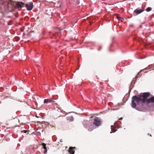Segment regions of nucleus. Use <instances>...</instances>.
<instances>
[{
	"label": "nucleus",
	"mask_w": 154,
	"mask_h": 154,
	"mask_svg": "<svg viewBox=\"0 0 154 154\" xmlns=\"http://www.w3.org/2000/svg\"><path fill=\"white\" fill-rule=\"evenodd\" d=\"M150 94L149 92H145L141 93L139 95L134 96L133 97L131 102L132 107L135 108L136 107V102L138 105L140 102L143 103H145L147 104H148L150 103H154V96L147 99Z\"/></svg>",
	"instance_id": "obj_1"
},
{
	"label": "nucleus",
	"mask_w": 154,
	"mask_h": 154,
	"mask_svg": "<svg viewBox=\"0 0 154 154\" xmlns=\"http://www.w3.org/2000/svg\"><path fill=\"white\" fill-rule=\"evenodd\" d=\"M7 4V6L5 9V12L8 13L13 12L15 8V6L13 4V1L12 0H8Z\"/></svg>",
	"instance_id": "obj_2"
},
{
	"label": "nucleus",
	"mask_w": 154,
	"mask_h": 154,
	"mask_svg": "<svg viewBox=\"0 0 154 154\" xmlns=\"http://www.w3.org/2000/svg\"><path fill=\"white\" fill-rule=\"evenodd\" d=\"M101 121L100 119L96 117L94 120L93 124L95 126L98 127L101 124Z\"/></svg>",
	"instance_id": "obj_3"
},
{
	"label": "nucleus",
	"mask_w": 154,
	"mask_h": 154,
	"mask_svg": "<svg viewBox=\"0 0 154 154\" xmlns=\"http://www.w3.org/2000/svg\"><path fill=\"white\" fill-rule=\"evenodd\" d=\"M144 11V9L143 8H142L141 9H139V8L136 9L134 11L133 14L134 16L138 15L140 13H141Z\"/></svg>",
	"instance_id": "obj_4"
},
{
	"label": "nucleus",
	"mask_w": 154,
	"mask_h": 154,
	"mask_svg": "<svg viewBox=\"0 0 154 154\" xmlns=\"http://www.w3.org/2000/svg\"><path fill=\"white\" fill-rule=\"evenodd\" d=\"M33 3L30 2L25 4V7L27 8V10H31L33 7Z\"/></svg>",
	"instance_id": "obj_5"
},
{
	"label": "nucleus",
	"mask_w": 154,
	"mask_h": 154,
	"mask_svg": "<svg viewBox=\"0 0 154 154\" xmlns=\"http://www.w3.org/2000/svg\"><path fill=\"white\" fill-rule=\"evenodd\" d=\"M24 5L25 4L24 3L22 2H18L16 3L15 7L17 8H22L24 6Z\"/></svg>",
	"instance_id": "obj_6"
},
{
	"label": "nucleus",
	"mask_w": 154,
	"mask_h": 154,
	"mask_svg": "<svg viewBox=\"0 0 154 154\" xmlns=\"http://www.w3.org/2000/svg\"><path fill=\"white\" fill-rule=\"evenodd\" d=\"M86 128L90 131H92L94 128V125L92 124L88 123V125L86 126Z\"/></svg>",
	"instance_id": "obj_7"
},
{
	"label": "nucleus",
	"mask_w": 154,
	"mask_h": 154,
	"mask_svg": "<svg viewBox=\"0 0 154 154\" xmlns=\"http://www.w3.org/2000/svg\"><path fill=\"white\" fill-rule=\"evenodd\" d=\"M76 149L75 147H70L69 148V152L70 154H74L75 151L74 149Z\"/></svg>",
	"instance_id": "obj_8"
},
{
	"label": "nucleus",
	"mask_w": 154,
	"mask_h": 154,
	"mask_svg": "<svg viewBox=\"0 0 154 154\" xmlns=\"http://www.w3.org/2000/svg\"><path fill=\"white\" fill-rule=\"evenodd\" d=\"M42 145L43 146V148L45 149V151H44V154H45L46 153L47 151V149L46 146V144L44 143H42Z\"/></svg>",
	"instance_id": "obj_9"
},
{
	"label": "nucleus",
	"mask_w": 154,
	"mask_h": 154,
	"mask_svg": "<svg viewBox=\"0 0 154 154\" xmlns=\"http://www.w3.org/2000/svg\"><path fill=\"white\" fill-rule=\"evenodd\" d=\"M152 8L151 7H148L146 9V11L147 12H149L152 10Z\"/></svg>",
	"instance_id": "obj_10"
},
{
	"label": "nucleus",
	"mask_w": 154,
	"mask_h": 154,
	"mask_svg": "<svg viewBox=\"0 0 154 154\" xmlns=\"http://www.w3.org/2000/svg\"><path fill=\"white\" fill-rule=\"evenodd\" d=\"M49 102V99H45L44 100V103H47Z\"/></svg>",
	"instance_id": "obj_11"
},
{
	"label": "nucleus",
	"mask_w": 154,
	"mask_h": 154,
	"mask_svg": "<svg viewBox=\"0 0 154 154\" xmlns=\"http://www.w3.org/2000/svg\"><path fill=\"white\" fill-rule=\"evenodd\" d=\"M54 99L53 98H50V99H49V102H52L54 100Z\"/></svg>",
	"instance_id": "obj_12"
},
{
	"label": "nucleus",
	"mask_w": 154,
	"mask_h": 154,
	"mask_svg": "<svg viewBox=\"0 0 154 154\" xmlns=\"http://www.w3.org/2000/svg\"><path fill=\"white\" fill-rule=\"evenodd\" d=\"M117 18L119 20H120L121 19H123V18H122L121 17L119 16H117Z\"/></svg>",
	"instance_id": "obj_13"
},
{
	"label": "nucleus",
	"mask_w": 154,
	"mask_h": 154,
	"mask_svg": "<svg viewBox=\"0 0 154 154\" xmlns=\"http://www.w3.org/2000/svg\"><path fill=\"white\" fill-rule=\"evenodd\" d=\"M102 48V47L101 46H100L99 47V48L98 49V50L99 51Z\"/></svg>",
	"instance_id": "obj_14"
},
{
	"label": "nucleus",
	"mask_w": 154,
	"mask_h": 154,
	"mask_svg": "<svg viewBox=\"0 0 154 154\" xmlns=\"http://www.w3.org/2000/svg\"><path fill=\"white\" fill-rule=\"evenodd\" d=\"M24 131V132L25 133H26V132H27V131H25V130Z\"/></svg>",
	"instance_id": "obj_15"
},
{
	"label": "nucleus",
	"mask_w": 154,
	"mask_h": 154,
	"mask_svg": "<svg viewBox=\"0 0 154 154\" xmlns=\"http://www.w3.org/2000/svg\"><path fill=\"white\" fill-rule=\"evenodd\" d=\"M122 118H121L120 119H119L120 120H122Z\"/></svg>",
	"instance_id": "obj_16"
},
{
	"label": "nucleus",
	"mask_w": 154,
	"mask_h": 154,
	"mask_svg": "<svg viewBox=\"0 0 154 154\" xmlns=\"http://www.w3.org/2000/svg\"><path fill=\"white\" fill-rule=\"evenodd\" d=\"M100 84H102V83H101V82H100Z\"/></svg>",
	"instance_id": "obj_17"
}]
</instances>
